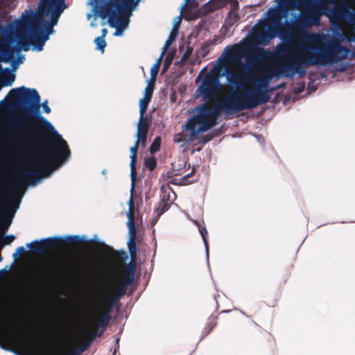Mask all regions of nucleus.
<instances>
[{
	"instance_id": "f03ea898",
	"label": "nucleus",
	"mask_w": 355,
	"mask_h": 355,
	"mask_svg": "<svg viewBox=\"0 0 355 355\" xmlns=\"http://www.w3.org/2000/svg\"><path fill=\"white\" fill-rule=\"evenodd\" d=\"M317 37L320 40L311 44L302 45L299 51L291 53L288 62L261 72L257 70V75L269 81L274 76L292 77L295 73L302 76L305 73V70L302 68L303 65H331L347 58L351 52L334 37L325 39L324 35H318Z\"/></svg>"
},
{
	"instance_id": "49530a36",
	"label": "nucleus",
	"mask_w": 355,
	"mask_h": 355,
	"mask_svg": "<svg viewBox=\"0 0 355 355\" xmlns=\"http://www.w3.org/2000/svg\"><path fill=\"white\" fill-rule=\"evenodd\" d=\"M103 249L105 250V252H106L107 254H114L116 253L114 250L112 248H111L110 246L105 245L104 243H103Z\"/></svg>"
},
{
	"instance_id": "7c9ffc66",
	"label": "nucleus",
	"mask_w": 355,
	"mask_h": 355,
	"mask_svg": "<svg viewBox=\"0 0 355 355\" xmlns=\"http://www.w3.org/2000/svg\"><path fill=\"white\" fill-rule=\"evenodd\" d=\"M144 164L150 171H153L157 166V160L155 157H150L145 159Z\"/></svg>"
},
{
	"instance_id": "680f3d73",
	"label": "nucleus",
	"mask_w": 355,
	"mask_h": 355,
	"mask_svg": "<svg viewBox=\"0 0 355 355\" xmlns=\"http://www.w3.org/2000/svg\"><path fill=\"white\" fill-rule=\"evenodd\" d=\"M207 70V67H204L202 69H201L200 71V73H201V76L205 72V71Z\"/></svg>"
},
{
	"instance_id": "8fccbe9b",
	"label": "nucleus",
	"mask_w": 355,
	"mask_h": 355,
	"mask_svg": "<svg viewBox=\"0 0 355 355\" xmlns=\"http://www.w3.org/2000/svg\"><path fill=\"white\" fill-rule=\"evenodd\" d=\"M127 225L129 229L132 227H136L135 224V218L128 219L127 222Z\"/></svg>"
},
{
	"instance_id": "4d7b16f0",
	"label": "nucleus",
	"mask_w": 355,
	"mask_h": 355,
	"mask_svg": "<svg viewBox=\"0 0 355 355\" xmlns=\"http://www.w3.org/2000/svg\"><path fill=\"white\" fill-rule=\"evenodd\" d=\"M10 223H11L10 220H8L6 222V224L3 227V231L6 230L8 228L9 225H10Z\"/></svg>"
},
{
	"instance_id": "13d9d810",
	"label": "nucleus",
	"mask_w": 355,
	"mask_h": 355,
	"mask_svg": "<svg viewBox=\"0 0 355 355\" xmlns=\"http://www.w3.org/2000/svg\"><path fill=\"white\" fill-rule=\"evenodd\" d=\"M336 17H338V19H340L343 18V12H339L336 14Z\"/></svg>"
},
{
	"instance_id": "2eb2a0df",
	"label": "nucleus",
	"mask_w": 355,
	"mask_h": 355,
	"mask_svg": "<svg viewBox=\"0 0 355 355\" xmlns=\"http://www.w3.org/2000/svg\"><path fill=\"white\" fill-rule=\"evenodd\" d=\"M226 77L227 81L232 84L235 85L237 88L241 89L240 93H243V88L246 87L244 85L245 79L243 76L239 74L235 71L227 68L225 70ZM239 92V91H238Z\"/></svg>"
},
{
	"instance_id": "cd10ccee",
	"label": "nucleus",
	"mask_w": 355,
	"mask_h": 355,
	"mask_svg": "<svg viewBox=\"0 0 355 355\" xmlns=\"http://www.w3.org/2000/svg\"><path fill=\"white\" fill-rule=\"evenodd\" d=\"M171 205L170 202H159L158 206L155 209L157 216L159 217L162 214L167 211Z\"/></svg>"
},
{
	"instance_id": "0e129e2a",
	"label": "nucleus",
	"mask_w": 355,
	"mask_h": 355,
	"mask_svg": "<svg viewBox=\"0 0 355 355\" xmlns=\"http://www.w3.org/2000/svg\"><path fill=\"white\" fill-rule=\"evenodd\" d=\"M195 150H196V151H200V147L196 148H195Z\"/></svg>"
},
{
	"instance_id": "412c9836",
	"label": "nucleus",
	"mask_w": 355,
	"mask_h": 355,
	"mask_svg": "<svg viewBox=\"0 0 355 355\" xmlns=\"http://www.w3.org/2000/svg\"><path fill=\"white\" fill-rule=\"evenodd\" d=\"M218 316L216 315H211L208 318V320L206 323V326L203 330V336H201V340L205 337L209 335V334L213 330V329L217 324Z\"/></svg>"
},
{
	"instance_id": "7ed1b4c3",
	"label": "nucleus",
	"mask_w": 355,
	"mask_h": 355,
	"mask_svg": "<svg viewBox=\"0 0 355 355\" xmlns=\"http://www.w3.org/2000/svg\"><path fill=\"white\" fill-rule=\"evenodd\" d=\"M243 93H240L238 90H234L223 100L215 99L207 113L218 119L223 110L227 114H232L252 110L266 103L268 97L265 93L256 92L248 87H243Z\"/></svg>"
},
{
	"instance_id": "9d476101",
	"label": "nucleus",
	"mask_w": 355,
	"mask_h": 355,
	"mask_svg": "<svg viewBox=\"0 0 355 355\" xmlns=\"http://www.w3.org/2000/svg\"><path fill=\"white\" fill-rule=\"evenodd\" d=\"M67 7L64 0H40L37 11L31 12V20L38 25L44 23L45 17L50 15L51 19L49 23L55 26L60 15Z\"/></svg>"
},
{
	"instance_id": "052dcab7",
	"label": "nucleus",
	"mask_w": 355,
	"mask_h": 355,
	"mask_svg": "<svg viewBox=\"0 0 355 355\" xmlns=\"http://www.w3.org/2000/svg\"><path fill=\"white\" fill-rule=\"evenodd\" d=\"M193 223L198 226V230H200V222L198 220H193Z\"/></svg>"
},
{
	"instance_id": "c03bdc74",
	"label": "nucleus",
	"mask_w": 355,
	"mask_h": 355,
	"mask_svg": "<svg viewBox=\"0 0 355 355\" xmlns=\"http://www.w3.org/2000/svg\"><path fill=\"white\" fill-rule=\"evenodd\" d=\"M214 135L213 134H207L206 135L201 136V144H206L213 139Z\"/></svg>"
},
{
	"instance_id": "de8ad7c7",
	"label": "nucleus",
	"mask_w": 355,
	"mask_h": 355,
	"mask_svg": "<svg viewBox=\"0 0 355 355\" xmlns=\"http://www.w3.org/2000/svg\"><path fill=\"white\" fill-rule=\"evenodd\" d=\"M263 337L269 343H272L274 341V338L272 335L268 332H265L263 334Z\"/></svg>"
},
{
	"instance_id": "3c124183",
	"label": "nucleus",
	"mask_w": 355,
	"mask_h": 355,
	"mask_svg": "<svg viewBox=\"0 0 355 355\" xmlns=\"http://www.w3.org/2000/svg\"><path fill=\"white\" fill-rule=\"evenodd\" d=\"M161 202H169V196L166 193H164L161 196Z\"/></svg>"
},
{
	"instance_id": "603ef678",
	"label": "nucleus",
	"mask_w": 355,
	"mask_h": 355,
	"mask_svg": "<svg viewBox=\"0 0 355 355\" xmlns=\"http://www.w3.org/2000/svg\"><path fill=\"white\" fill-rule=\"evenodd\" d=\"M19 311V309H17ZM19 311L15 313V315L11 318L12 322H16L19 321Z\"/></svg>"
},
{
	"instance_id": "dca6fc26",
	"label": "nucleus",
	"mask_w": 355,
	"mask_h": 355,
	"mask_svg": "<svg viewBox=\"0 0 355 355\" xmlns=\"http://www.w3.org/2000/svg\"><path fill=\"white\" fill-rule=\"evenodd\" d=\"M205 106L201 104V133L207 131L217 124V119L205 113Z\"/></svg>"
},
{
	"instance_id": "9b49d317",
	"label": "nucleus",
	"mask_w": 355,
	"mask_h": 355,
	"mask_svg": "<svg viewBox=\"0 0 355 355\" xmlns=\"http://www.w3.org/2000/svg\"><path fill=\"white\" fill-rule=\"evenodd\" d=\"M129 253L131 261L129 263L125 264L121 272V279L115 284L113 290L119 294H126L128 286L132 285L135 280L136 270V262L137 247L136 240L130 239L128 242Z\"/></svg>"
},
{
	"instance_id": "6ab92c4d",
	"label": "nucleus",
	"mask_w": 355,
	"mask_h": 355,
	"mask_svg": "<svg viewBox=\"0 0 355 355\" xmlns=\"http://www.w3.org/2000/svg\"><path fill=\"white\" fill-rule=\"evenodd\" d=\"M148 128L149 122L147 117H145L144 115L140 114L139 121L137 124V137H139V139H144L147 140Z\"/></svg>"
},
{
	"instance_id": "a18cd8bd",
	"label": "nucleus",
	"mask_w": 355,
	"mask_h": 355,
	"mask_svg": "<svg viewBox=\"0 0 355 355\" xmlns=\"http://www.w3.org/2000/svg\"><path fill=\"white\" fill-rule=\"evenodd\" d=\"M41 107H42L44 112H45L46 114L51 113V110L49 107V106L48 105V101H45L44 103H42L41 104Z\"/></svg>"
},
{
	"instance_id": "423d86ee",
	"label": "nucleus",
	"mask_w": 355,
	"mask_h": 355,
	"mask_svg": "<svg viewBox=\"0 0 355 355\" xmlns=\"http://www.w3.org/2000/svg\"><path fill=\"white\" fill-rule=\"evenodd\" d=\"M140 0H108L98 6V15L108 22L112 27H116L114 35H121L129 24V17Z\"/></svg>"
},
{
	"instance_id": "58836bf2",
	"label": "nucleus",
	"mask_w": 355,
	"mask_h": 355,
	"mask_svg": "<svg viewBox=\"0 0 355 355\" xmlns=\"http://www.w3.org/2000/svg\"><path fill=\"white\" fill-rule=\"evenodd\" d=\"M129 210L127 213V216L128 219L135 218V205H134V200L132 196L130 198L129 202Z\"/></svg>"
},
{
	"instance_id": "4c0bfd02",
	"label": "nucleus",
	"mask_w": 355,
	"mask_h": 355,
	"mask_svg": "<svg viewBox=\"0 0 355 355\" xmlns=\"http://www.w3.org/2000/svg\"><path fill=\"white\" fill-rule=\"evenodd\" d=\"M257 35L259 40L263 41L265 39L269 40L273 38L275 36V34H272V32L268 33V32L265 31H258Z\"/></svg>"
},
{
	"instance_id": "f3484780",
	"label": "nucleus",
	"mask_w": 355,
	"mask_h": 355,
	"mask_svg": "<svg viewBox=\"0 0 355 355\" xmlns=\"http://www.w3.org/2000/svg\"><path fill=\"white\" fill-rule=\"evenodd\" d=\"M246 80L253 81L256 83V87L252 89H261V90H269L268 87L270 82L268 79L263 78L257 75V71H253L247 75ZM251 89L250 88H249Z\"/></svg>"
},
{
	"instance_id": "6e6552de",
	"label": "nucleus",
	"mask_w": 355,
	"mask_h": 355,
	"mask_svg": "<svg viewBox=\"0 0 355 355\" xmlns=\"http://www.w3.org/2000/svg\"><path fill=\"white\" fill-rule=\"evenodd\" d=\"M278 6L283 13L296 9L304 10L295 27L309 28L320 22V13L315 8L316 0H279Z\"/></svg>"
},
{
	"instance_id": "c756f323",
	"label": "nucleus",
	"mask_w": 355,
	"mask_h": 355,
	"mask_svg": "<svg viewBox=\"0 0 355 355\" xmlns=\"http://www.w3.org/2000/svg\"><path fill=\"white\" fill-rule=\"evenodd\" d=\"M174 55H175V52H171V51L168 52L166 54L165 60H164V67H163V70H162L163 73L166 72L168 70L170 65L171 64L172 61L174 58Z\"/></svg>"
},
{
	"instance_id": "69168bd1",
	"label": "nucleus",
	"mask_w": 355,
	"mask_h": 355,
	"mask_svg": "<svg viewBox=\"0 0 355 355\" xmlns=\"http://www.w3.org/2000/svg\"><path fill=\"white\" fill-rule=\"evenodd\" d=\"M202 26H203V25H202V23L201 22V25H200V27L202 28Z\"/></svg>"
},
{
	"instance_id": "37998d69",
	"label": "nucleus",
	"mask_w": 355,
	"mask_h": 355,
	"mask_svg": "<svg viewBox=\"0 0 355 355\" xmlns=\"http://www.w3.org/2000/svg\"><path fill=\"white\" fill-rule=\"evenodd\" d=\"M26 249L23 247H19L17 248L16 252L13 254V257L15 260L19 259V257L25 255L26 254Z\"/></svg>"
},
{
	"instance_id": "09e8293b",
	"label": "nucleus",
	"mask_w": 355,
	"mask_h": 355,
	"mask_svg": "<svg viewBox=\"0 0 355 355\" xmlns=\"http://www.w3.org/2000/svg\"><path fill=\"white\" fill-rule=\"evenodd\" d=\"M129 232H130V239H136V234H137V229L136 227H132V228H130L129 229Z\"/></svg>"
},
{
	"instance_id": "f257e3e1",
	"label": "nucleus",
	"mask_w": 355,
	"mask_h": 355,
	"mask_svg": "<svg viewBox=\"0 0 355 355\" xmlns=\"http://www.w3.org/2000/svg\"><path fill=\"white\" fill-rule=\"evenodd\" d=\"M8 96L25 115L10 123L13 135L8 145L18 151H25L35 141L40 143L38 153L28 165L29 168L21 171L19 177L13 180L8 205L15 207V212L21 198L18 197L19 191L25 189L24 180H28L30 185H35L37 181L49 177L69 157L71 150L67 141L41 114V98L35 89L24 86L13 88Z\"/></svg>"
},
{
	"instance_id": "473e14b6",
	"label": "nucleus",
	"mask_w": 355,
	"mask_h": 355,
	"mask_svg": "<svg viewBox=\"0 0 355 355\" xmlns=\"http://www.w3.org/2000/svg\"><path fill=\"white\" fill-rule=\"evenodd\" d=\"M150 102V100L146 98H142L139 101V112L141 115H144L148 109Z\"/></svg>"
},
{
	"instance_id": "c85d7f7f",
	"label": "nucleus",
	"mask_w": 355,
	"mask_h": 355,
	"mask_svg": "<svg viewBox=\"0 0 355 355\" xmlns=\"http://www.w3.org/2000/svg\"><path fill=\"white\" fill-rule=\"evenodd\" d=\"M161 138L160 137H156L153 143L151 144L149 150L150 153L153 154L159 150L161 146Z\"/></svg>"
},
{
	"instance_id": "864d4df0",
	"label": "nucleus",
	"mask_w": 355,
	"mask_h": 355,
	"mask_svg": "<svg viewBox=\"0 0 355 355\" xmlns=\"http://www.w3.org/2000/svg\"><path fill=\"white\" fill-rule=\"evenodd\" d=\"M191 53V50L188 49L186 51V52L184 53V55L182 57V59H187L190 55Z\"/></svg>"
},
{
	"instance_id": "393cba45",
	"label": "nucleus",
	"mask_w": 355,
	"mask_h": 355,
	"mask_svg": "<svg viewBox=\"0 0 355 355\" xmlns=\"http://www.w3.org/2000/svg\"><path fill=\"white\" fill-rule=\"evenodd\" d=\"M15 76L11 72L10 69L6 68L5 69V73L3 75V85L10 86L14 82Z\"/></svg>"
},
{
	"instance_id": "a19ab883",
	"label": "nucleus",
	"mask_w": 355,
	"mask_h": 355,
	"mask_svg": "<svg viewBox=\"0 0 355 355\" xmlns=\"http://www.w3.org/2000/svg\"><path fill=\"white\" fill-rule=\"evenodd\" d=\"M191 173H192V172L191 173H188V174L185 175L182 178H180L179 184L181 185H187V184L193 182L194 180H190Z\"/></svg>"
},
{
	"instance_id": "5fc2aeb1",
	"label": "nucleus",
	"mask_w": 355,
	"mask_h": 355,
	"mask_svg": "<svg viewBox=\"0 0 355 355\" xmlns=\"http://www.w3.org/2000/svg\"><path fill=\"white\" fill-rule=\"evenodd\" d=\"M194 96L196 97V98H198L200 97V86L197 87V88L195 91V93H194Z\"/></svg>"
},
{
	"instance_id": "a211bd4d",
	"label": "nucleus",
	"mask_w": 355,
	"mask_h": 355,
	"mask_svg": "<svg viewBox=\"0 0 355 355\" xmlns=\"http://www.w3.org/2000/svg\"><path fill=\"white\" fill-rule=\"evenodd\" d=\"M225 6L224 0H210L207 3L201 6V16L218 10Z\"/></svg>"
},
{
	"instance_id": "20e7f679",
	"label": "nucleus",
	"mask_w": 355,
	"mask_h": 355,
	"mask_svg": "<svg viewBox=\"0 0 355 355\" xmlns=\"http://www.w3.org/2000/svg\"><path fill=\"white\" fill-rule=\"evenodd\" d=\"M31 18V12L23 17L19 22L16 35L17 45L24 51H28L31 45L40 51L49 40V35L54 32V26L45 20L44 23L36 25Z\"/></svg>"
},
{
	"instance_id": "0eeeda50",
	"label": "nucleus",
	"mask_w": 355,
	"mask_h": 355,
	"mask_svg": "<svg viewBox=\"0 0 355 355\" xmlns=\"http://www.w3.org/2000/svg\"><path fill=\"white\" fill-rule=\"evenodd\" d=\"M124 295L125 294H119L112 289L110 295L97 304L95 309V320L91 323V329L87 335L92 341L103 335L110 323L114 307Z\"/></svg>"
},
{
	"instance_id": "aec40b11",
	"label": "nucleus",
	"mask_w": 355,
	"mask_h": 355,
	"mask_svg": "<svg viewBox=\"0 0 355 355\" xmlns=\"http://www.w3.org/2000/svg\"><path fill=\"white\" fill-rule=\"evenodd\" d=\"M281 12L282 10H275V9H270L269 10V15H268V21L270 22L271 25L275 28L279 27L282 28V15Z\"/></svg>"
},
{
	"instance_id": "72a5a7b5",
	"label": "nucleus",
	"mask_w": 355,
	"mask_h": 355,
	"mask_svg": "<svg viewBox=\"0 0 355 355\" xmlns=\"http://www.w3.org/2000/svg\"><path fill=\"white\" fill-rule=\"evenodd\" d=\"M155 87V83L150 81L145 89V94L144 98H148L151 101L153 97V90Z\"/></svg>"
},
{
	"instance_id": "b1692460",
	"label": "nucleus",
	"mask_w": 355,
	"mask_h": 355,
	"mask_svg": "<svg viewBox=\"0 0 355 355\" xmlns=\"http://www.w3.org/2000/svg\"><path fill=\"white\" fill-rule=\"evenodd\" d=\"M162 53L159 56V59L157 60V62L153 65V67L150 69V81L154 82L155 81L156 77L158 74L159 70L160 69L162 58H163Z\"/></svg>"
},
{
	"instance_id": "4be33fe9",
	"label": "nucleus",
	"mask_w": 355,
	"mask_h": 355,
	"mask_svg": "<svg viewBox=\"0 0 355 355\" xmlns=\"http://www.w3.org/2000/svg\"><path fill=\"white\" fill-rule=\"evenodd\" d=\"M93 342L94 341L87 336L85 342L78 349L70 351L65 354H58V355H80L81 352L89 348Z\"/></svg>"
},
{
	"instance_id": "ddd939ff",
	"label": "nucleus",
	"mask_w": 355,
	"mask_h": 355,
	"mask_svg": "<svg viewBox=\"0 0 355 355\" xmlns=\"http://www.w3.org/2000/svg\"><path fill=\"white\" fill-rule=\"evenodd\" d=\"M182 16L188 21L200 17V8L196 0L184 1V3L181 6V15L177 17L172 30H176L178 32Z\"/></svg>"
},
{
	"instance_id": "bb28decb",
	"label": "nucleus",
	"mask_w": 355,
	"mask_h": 355,
	"mask_svg": "<svg viewBox=\"0 0 355 355\" xmlns=\"http://www.w3.org/2000/svg\"><path fill=\"white\" fill-rule=\"evenodd\" d=\"M240 19V17L238 12H229L225 19V24L227 26H232Z\"/></svg>"
},
{
	"instance_id": "1a4fd4ad",
	"label": "nucleus",
	"mask_w": 355,
	"mask_h": 355,
	"mask_svg": "<svg viewBox=\"0 0 355 355\" xmlns=\"http://www.w3.org/2000/svg\"><path fill=\"white\" fill-rule=\"evenodd\" d=\"M188 113L193 114L182 125V132L173 136L175 143H182L184 146L200 144V105L189 110Z\"/></svg>"
},
{
	"instance_id": "a878e982",
	"label": "nucleus",
	"mask_w": 355,
	"mask_h": 355,
	"mask_svg": "<svg viewBox=\"0 0 355 355\" xmlns=\"http://www.w3.org/2000/svg\"><path fill=\"white\" fill-rule=\"evenodd\" d=\"M178 35V32L176 31V30H171L170 35L166 40L165 44L163 47V51L162 55L165 53V52L167 51V49L169 48V46L171 45V44L175 41Z\"/></svg>"
},
{
	"instance_id": "39448f33",
	"label": "nucleus",
	"mask_w": 355,
	"mask_h": 355,
	"mask_svg": "<svg viewBox=\"0 0 355 355\" xmlns=\"http://www.w3.org/2000/svg\"><path fill=\"white\" fill-rule=\"evenodd\" d=\"M268 55V52L264 49L256 46L251 41L244 40L226 47L224 62L236 67L242 66L244 58L246 67L252 73L257 71Z\"/></svg>"
},
{
	"instance_id": "bf43d9fd",
	"label": "nucleus",
	"mask_w": 355,
	"mask_h": 355,
	"mask_svg": "<svg viewBox=\"0 0 355 355\" xmlns=\"http://www.w3.org/2000/svg\"><path fill=\"white\" fill-rule=\"evenodd\" d=\"M200 73L196 76V80H195V83L196 84H198V83H200Z\"/></svg>"
},
{
	"instance_id": "c9c22d12",
	"label": "nucleus",
	"mask_w": 355,
	"mask_h": 355,
	"mask_svg": "<svg viewBox=\"0 0 355 355\" xmlns=\"http://www.w3.org/2000/svg\"><path fill=\"white\" fill-rule=\"evenodd\" d=\"M224 1L225 2V6L227 3L230 4V9L229 12H238L237 11L239 10V5L237 0H224Z\"/></svg>"
},
{
	"instance_id": "79ce46f5",
	"label": "nucleus",
	"mask_w": 355,
	"mask_h": 355,
	"mask_svg": "<svg viewBox=\"0 0 355 355\" xmlns=\"http://www.w3.org/2000/svg\"><path fill=\"white\" fill-rule=\"evenodd\" d=\"M215 42H211L210 44H205L202 46H201V58H204L209 52V48L210 47V46H213Z\"/></svg>"
},
{
	"instance_id": "e2e57ef3",
	"label": "nucleus",
	"mask_w": 355,
	"mask_h": 355,
	"mask_svg": "<svg viewBox=\"0 0 355 355\" xmlns=\"http://www.w3.org/2000/svg\"><path fill=\"white\" fill-rule=\"evenodd\" d=\"M196 28L197 31H198V30L200 29V24L197 25Z\"/></svg>"
},
{
	"instance_id": "f8f14e48",
	"label": "nucleus",
	"mask_w": 355,
	"mask_h": 355,
	"mask_svg": "<svg viewBox=\"0 0 355 355\" xmlns=\"http://www.w3.org/2000/svg\"><path fill=\"white\" fill-rule=\"evenodd\" d=\"M60 242L67 244H77L82 243L83 241L80 236L78 235H69L65 237H49L40 241L35 240L27 244V247L34 253L44 254L48 251L58 249Z\"/></svg>"
},
{
	"instance_id": "4468645a",
	"label": "nucleus",
	"mask_w": 355,
	"mask_h": 355,
	"mask_svg": "<svg viewBox=\"0 0 355 355\" xmlns=\"http://www.w3.org/2000/svg\"><path fill=\"white\" fill-rule=\"evenodd\" d=\"M146 139H139V137H137V140L135 143V145L130 148V167H131V178H132V184H131V193H132L135 190V179H136V164L137 162V153L139 146L144 147L146 144Z\"/></svg>"
},
{
	"instance_id": "f704fd0d",
	"label": "nucleus",
	"mask_w": 355,
	"mask_h": 355,
	"mask_svg": "<svg viewBox=\"0 0 355 355\" xmlns=\"http://www.w3.org/2000/svg\"><path fill=\"white\" fill-rule=\"evenodd\" d=\"M286 85V83H281L280 85L276 86V87H271V88H269V90H261V89H252L253 91H256V92H263L266 94V95L268 97V100L266 101V103H268L269 101H270V96L268 94L269 92H274L277 89H281V88H284Z\"/></svg>"
},
{
	"instance_id": "ea45409f",
	"label": "nucleus",
	"mask_w": 355,
	"mask_h": 355,
	"mask_svg": "<svg viewBox=\"0 0 355 355\" xmlns=\"http://www.w3.org/2000/svg\"><path fill=\"white\" fill-rule=\"evenodd\" d=\"M15 239V236L13 235H8L4 236L1 240H0V248H2L5 245H9Z\"/></svg>"
},
{
	"instance_id": "2f4dec72",
	"label": "nucleus",
	"mask_w": 355,
	"mask_h": 355,
	"mask_svg": "<svg viewBox=\"0 0 355 355\" xmlns=\"http://www.w3.org/2000/svg\"><path fill=\"white\" fill-rule=\"evenodd\" d=\"M94 43L96 46V49H98L101 51V53H103L105 51V48L106 46V42L103 37H97L94 40Z\"/></svg>"
},
{
	"instance_id": "5701e85b",
	"label": "nucleus",
	"mask_w": 355,
	"mask_h": 355,
	"mask_svg": "<svg viewBox=\"0 0 355 355\" xmlns=\"http://www.w3.org/2000/svg\"><path fill=\"white\" fill-rule=\"evenodd\" d=\"M217 87H221V85L217 79L207 78L201 84V93L203 92L204 87H207L210 90H214Z\"/></svg>"
},
{
	"instance_id": "6e6d98bb",
	"label": "nucleus",
	"mask_w": 355,
	"mask_h": 355,
	"mask_svg": "<svg viewBox=\"0 0 355 355\" xmlns=\"http://www.w3.org/2000/svg\"><path fill=\"white\" fill-rule=\"evenodd\" d=\"M101 37H103V38L105 39V37H106L107 34V30L106 28H103L101 30Z\"/></svg>"
},
{
	"instance_id": "e433bc0d",
	"label": "nucleus",
	"mask_w": 355,
	"mask_h": 355,
	"mask_svg": "<svg viewBox=\"0 0 355 355\" xmlns=\"http://www.w3.org/2000/svg\"><path fill=\"white\" fill-rule=\"evenodd\" d=\"M200 234H201V237H202V239L203 240V242H204V244H205V246L207 256L208 257H209V248H208V241H207V234H208V233H207V231L205 227H201Z\"/></svg>"
}]
</instances>
